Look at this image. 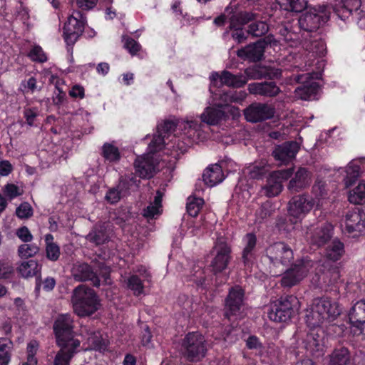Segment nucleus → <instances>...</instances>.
<instances>
[{"mask_svg": "<svg viewBox=\"0 0 365 365\" xmlns=\"http://www.w3.org/2000/svg\"><path fill=\"white\" fill-rule=\"evenodd\" d=\"M341 314L337 302L328 297L314 299L311 308L307 310L305 321L308 327L315 328L324 322L334 321Z\"/></svg>", "mask_w": 365, "mask_h": 365, "instance_id": "1", "label": "nucleus"}, {"mask_svg": "<svg viewBox=\"0 0 365 365\" xmlns=\"http://www.w3.org/2000/svg\"><path fill=\"white\" fill-rule=\"evenodd\" d=\"M361 4V0H343L342 4H335L333 6V10L341 20L344 21L349 17L353 11L356 12Z\"/></svg>", "mask_w": 365, "mask_h": 365, "instance_id": "31", "label": "nucleus"}, {"mask_svg": "<svg viewBox=\"0 0 365 365\" xmlns=\"http://www.w3.org/2000/svg\"><path fill=\"white\" fill-rule=\"evenodd\" d=\"M151 339H152V334L149 329V327L146 326L144 328V331L141 336V343L142 345L144 346H146L148 348L153 347V345L151 344Z\"/></svg>", "mask_w": 365, "mask_h": 365, "instance_id": "62", "label": "nucleus"}, {"mask_svg": "<svg viewBox=\"0 0 365 365\" xmlns=\"http://www.w3.org/2000/svg\"><path fill=\"white\" fill-rule=\"evenodd\" d=\"M245 247L242 253V259L245 267H250L255 259L257 237L253 233H247L244 237Z\"/></svg>", "mask_w": 365, "mask_h": 365, "instance_id": "29", "label": "nucleus"}, {"mask_svg": "<svg viewBox=\"0 0 365 365\" xmlns=\"http://www.w3.org/2000/svg\"><path fill=\"white\" fill-rule=\"evenodd\" d=\"M140 182V180H138L133 174H130L120 180L119 188L123 189L127 192L129 190L137 189Z\"/></svg>", "mask_w": 365, "mask_h": 365, "instance_id": "50", "label": "nucleus"}, {"mask_svg": "<svg viewBox=\"0 0 365 365\" xmlns=\"http://www.w3.org/2000/svg\"><path fill=\"white\" fill-rule=\"evenodd\" d=\"M282 9L288 11L301 12L307 6V0H275Z\"/></svg>", "mask_w": 365, "mask_h": 365, "instance_id": "40", "label": "nucleus"}, {"mask_svg": "<svg viewBox=\"0 0 365 365\" xmlns=\"http://www.w3.org/2000/svg\"><path fill=\"white\" fill-rule=\"evenodd\" d=\"M179 124L180 122L175 123L173 120H165L163 124L158 126L157 133L166 136L173 132Z\"/></svg>", "mask_w": 365, "mask_h": 365, "instance_id": "57", "label": "nucleus"}, {"mask_svg": "<svg viewBox=\"0 0 365 365\" xmlns=\"http://www.w3.org/2000/svg\"><path fill=\"white\" fill-rule=\"evenodd\" d=\"M344 253V244L338 239H334L327 247L324 255L327 259L336 262L341 259Z\"/></svg>", "mask_w": 365, "mask_h": 365, "instance_id": "37", "label": "nucleus"}, {"mask_svg": "<svg viewBox=\"0 0 365 365\" xmlns=\"http://www.w3.org/2000/svg\"><path fill=\"white\" fill-rule=\"evenodd\" d=\"M125 48L132 54L135 55L140 49V45L131 38H127L125 41Z\"/></svg>", "mask_w": 365, "mask_h": 365, "instance_id": "59", "label": "nucleus"}, {"mask_svg": "<svg viewBox=\"0 0 365 365\" xmlns=\"http://www.w3.org/2000/svg\"><path fill=\"white\" fill-rule=\"evenodd\" d=\"M41 270V264L36 260L23 262L17 268L18 272L24 278L37 276Z\"/></svg>", "mask_w": 365, "mask_h": 365, "instance_id": "38", "label": "nucleus"}, {"mask_svg": "<svg viewBox=\"0 0 365 365\" xmlns=\"http://www.w3.org/2000/svg\"><path fill=\"white\" fill-rule=\"evenodd\" d=\"M84 30L83 21L79 20L77 17L71 15L63 27V35L66 43L68 45H73L83 34Z\"/></svg>", "mask_w": 365, "mask_h": 365, "instance_id": "21", "label": "nucleus"}, {"mask_svg": "<svg viewBox=\"0 0 365 365\" xmlns=\"http://www.w3.org/2000/svg\"><path fill=\"white\" fill-rule=\"evenodd\" d=\"M39 252V247L35 244H23L18 248V254L21 258L27 259L35 256Z\"/></svg>", "mask_w": 365, "mask_h": 365, "instance_id": "47", "label": "nucleus"}, {"mask_svg": "<svg viewBox=\"0 0 365 365\" xmlns=\"http://www.w3.org/2000/svg\"><path fill=\"white\" fill-rule=\"evenodd\" d=\"M165 135L160 133L155 135L150 143L148 145L149 153H154L163 148L165 144Z\"/></svg>", "mask_w": 365, "mask_h": 365, "instance_id": "55", "label": "nucleus"}, {"mask_svg": "<svg viewBox=\"0 0 365 365\" xmlns=\"http://www.w3.org/2000/svg\"><path fill=\"white\" fill-rule=\"evenodd\" d=\"M315 205L314 200L305 194L293 197L288 204V212L294 218L304 217Z\"/></svg>", "mask_w": 365, "mask_h": 365, "instance_id": "15", "label": "nucleus"}, {"mask_svg": "<svg viewBox=\"0 0 365 365\" xmlns=\"http://www.w3.org/2000/svg\"><path fill=\"white\" fill-rule=\"evenodd\" d=\"M53 331L58 345L79 341L73 338V319L68 314H59L56 317L53 323Z\"/></svg>", "mask_w": 365, "mask_h": 365, "instance_id": "8", "label": "nucleus"}, {"mask_svg": "<svg viewBox=\"0 0 365 365\" xmlns=\"http://www.w3.org/2000/svg\"><path fill=\"white\" fill-rule=\"evenodd\" d=\"M309 267V262L304 261L292 264L284 272L281 279V285L288 288L297 285L307 275Z\"/></svg>", "mask_w": 365, "mask_h": 365, "instance_id": "10", "label": "nucleus"}, {"mask_svg": "<svg viewBox=\"0 0 365 365\" xmlns=\"http://www.w3.org/2000/svg\"><path fill=\"white\" fill-rule=\"evenodd\" d=\"M232 37L237 43H241L247 40V35L242 28L234 29L232 32Z\"/></svg>", "mask_w": 365, "mask_h": 365, "instance_id": "64", "label": "nucleus"}, {"mask_svg": "<svg viewBox=\"0 0 365 365\" xmlns=\"http://www.w3.org/2000/svg\"><path fill=\"white\" fill-rule=\"evenodd\" d=\"M163 194L160 190L156 192L154 201L143 210V216L147 218H153L155 215H160Z\"/></svg>", "mask_w": 365, "mask_h": 365, "instance_id": "41", "label": "nucleus"}, {"mask_svg": "<svg viewBox=\"0 0 365 365\" xmlns=\"http://www.w3.org/2000/svg\"><path fill=\"white\" fill-rule=\"evenodd\" d=\"M241 25L247 24V34L254 37H261L267 34L269 26L264 21L259 20V14L252 11H241L235 16Z\"/></svg>", "mask_w": 365, "mask_h": 365, "instance_id": "7", "label": "nucleus"}, {"mask_svg": "<svg viewBox=\"0 0 365 365\" xmlns=\"http://www.w3.org/2000/svg\"><path fill=\"white\" fill-rule=\"evenodd\" d=\"M2 192L5 197L9 200H11L23 194V190L20 189L19 187L13 183H7L2 189Z\"/></svg>", "mask_w": 365, "mask_h": 365, "instance_id": "51", "label": "nucleus"}, {"mask_svg": "<svg viewBox=\"0 0 365 365\" xmlns=\"http://www.w3.org/2000/svg\"><path fill=\"white\" fill-rule=\"evenodd\" d=\"M333 226L326 222L315 228L310 233V241L313 245L322 247L326 245L331 238Z\"/></svg>", "mask_w": 365, "mask_h": 365, "instance_id": "23", "label": "nucleus"}, {"mask_svg": "<svg viewBox=\"0 0 365 365\" xmlns=\"http://www.w3.org/2000/svg\"><path fill=\"white\" fill-rule=\"evenodd\" d=\"M128 287L135 295L140 294L143 291V284L141 279L137 275H133L128 279Z\"/></svg>", "mask_w": 365, "mask_h": 365, "instance_id": "53", "label": "nucleus"}, {"mask_svg": "<svg viewBox=\"0 0 365 365\" xmlns=\"http://www.w3.org/2000/svg\"><path fill=\"white\" fill-rule=\"evenodd\" d=\"M271 42L270 37L250 43L237 51V56L242 60L252 62L259 61L264 56L265 46Z\"/></svg>", "mask_w": 365, "mask_h": 365, "instance_id": "14", "label": "nucleus"}, {"mask_svg": "<svg viewBox=\"0 0 365 365\" xmlns=\"http://www.w3.org/2000/svg\"><path fill=\"white\" fill-rule=\"evenodd\" d=\"M247 79L242 74L234 75L227 71H223L220 74L222 84L229 87L240 88L247 83Z\"/></svg>", "mask_w": 365, "mask_h": 365, "instance_id": "35", "label": "nucleus"}, {"mask_svg": "<svg viewBox=\"0 0 365 365\" xmlns=\"http://www.w3.org/2000/svg\"><path fill=\"white\" fill-rule=\"evenodd\" d=\"M108 225L106 224L96 225L92 231L88 235V241L96 245H102L108 240L107 232Z\"/></svg>", "mask_w": 365, "mask_h": 365, "instance_id": "36", "label": "nucleus"}, {"mask_svg": "<svg viewBox=\"0 0 365 365\" xmlns=\"http://www.w3.org/2000/svg\"><path fill=\"white\" fill-rule=\"evenodd\" d=\"M319 272L321 274L319 279L322 286L333 285L338 282L341 277L339 267L327 262L322 264Z\"/></svg>", "mask_w": 365, "mask_h": 365, "instance_id": "27", "label": "nucleus"}, {"mask_svg": "<svg viewBox=\"0 0 365 365\" xmlns=\"http://www.w3.org/2000/svg\"><path fill=\"white\" fill-rule=\"evenodd\" d=\"M350 361V353L347 348L340 346L334 349L329 355L328 365H347Z\"/></svg>", "mask_w": 365, "mask_h": 365, "instance_id": "39", "label": "nucleus"}, {"mask_svg": "<svg viewBox=\"0 0 365 365\" xmlns=\"http://www.w3.org/2000/svg\"><path fill=\"white\" fill-rule=\"evenodd\" d=\"M245 76L247 80L261 79L264 78H277L281 76V70L269 66H252L245 69Z\"/></svg>", "mask_w": 365, "mask_h": 365, "instance_id": "26", "label": "nucleus"}, {"mask_svg": "<svg viewBox=\"0 0 365 365\" xmlns=\"http://www.w3.org/2000/svg\"><path fill=\"white\" fill-rule=\"evenodd\" d=\"M345 230L354 237L365 232V213L359 208L349 210L345 215Z\"/></svg>", "mask_w": 365, "mask_h": 365, "instance_id": "17", "label": "nucleus"}, {"mask_svg": "<svg viewBox=\"0 0 365 365\" xmlns=\"http://www.w3.org/2000/svg\"><path fill=\"white\" fill-rule=\"evenodd\" d=\"M299 301L293 295L282 297L277 302L271 305L268 312L270 320L276 322H285L291 319L297 309Z\"/></svg>", "mask_w": 365, "mask_h": 365, "instance_id": "6", "label": "nucleus"}, {"mask_svg": "<svg viewBox=\"0 0 365 365\" xmlns=\"http://www.w3.org/2000/svg\"><path fill=\"white\" fill-rule=\"evenodd\" d=\"M245 292L238 286L230 289L225 299V316L230 319L232 316L237 315L243 305Z\"/></svg>", "mask_w": 365, "mask_h": 365, "instance_id": "18", "label": "nucleus"}, {"mask_svg": "<svg viewBox=\"0 0 365 365\" xmlns=\"http://www.w3.org/2000/svg\"><path fill=\"white\" fill-rule=\"evenodd\" d=\"M268 171L265 163L261 162L257 164L250 165L245 168V173L252 179H259L263 177Z\"/></svg>", "mask_w": 365, "mask_h": 365, "instance_id": "42", "label": "nucleus"}, {"mask_svg": "<svg viewBox=\"0 0 365 365\" xmlns=\"http://www.w3.org/2000/svg\"><path fill=\"white\" fill-rule=\"evenodd\" d=\"M38 348V343L36 341H31L27 345V359L37 361L35 355Z\"/></svg>", "mask_w": 365, "mask_h": 365, "instance_id": "61", "label": "nucleus"}, {"mask_svg": "<svg viewBox=\"0 0 365 365\" xmlns=\"http://www.w3.org/2000/svg\"><path fill=\"white\" fill-rule=\"evenodd\" d=\"M45 240L46 243V257L51 261L58 260L61 253L60 248L58 245L53 242V236L51 234L46 235Z\"/></svg>", "mask_w": 365, "mask_h": 365, "instance_id": "43", "label": "nucleus"}, {"mask_svg": "<svg viewBox=\"0 0 365 365\" xmlns=\"http://www.w3.org/2000/svg\"><path fill=\"white\" fill-rule=\"evenodd\" d=\"M126 194L123 189L119 188V184L115 187L110 188L106 196L105 200L110 204L117 203L120 198Z\"/></svg>", "mask_w": 365, "mask_h": 365, "instance_id": "49", "label": "nucleus"}, {"mask_svg": "<svg viewBox=\"0 0 365 365\" xmlns=\"http://www.w3.org/2000/svg\"><path fill=\"white\" fill-rule=\"evenodd\" d=\"M349 200L351 203L359 205L365 202V182H361L349 193Z\"/></svg>", "mask_w": 365, "mask_h": 365, "instance_id": "44", "label": "nucleus"}, {"mask_svg": "<svg viewBox=\"0 0 365 365\" xmlns=\"http://www.w3.org/2000/svg\"><path fill=\"white\" fill-rule=\"evenodd\" d=\"M80 344V341H71L67 344L58 345L61 349L54 357L53 365H70L71 359L78 351Z\"/></svg>", "mask_w": 365, "mask_h": 365, "instance_id": "24", "label": "nucleus"}, {"mask_svg": "<svg viewBox=\"0 0 365 365\" xmlns=\"http://www.w3.org/2000/svg\"><path fill=\"white\" fill-rule=\"evenodd\" d=\"M102 155L109 162H117L120 158L118 148L112 143H106L102 147Z\"/></svg>", "mask_w": 365, "mask_h": 365, "instance_id": "45", "label": "nucleus"}, {"mask_svg": "<svg viewBox=\"0 0 365 365\" xmlns=\"http://www.w3.org/2000/svg\"><path fill=\"white\" fill-rule=\"evenodd\" d=\"M16 235L21 240L24 242H31L33 239V236L29 230L25 226L21 227L17 230Z\"/></svg>", "mask_w": 365, "mask_h": 365, "instance_id": "60", "label": "nucleus"}, {"mask_svg": "<svg viewBox=\"0 0 365 365\" xmlns=\"http://www.w3.org/2000/svg\"><path fill=\"white\" fill-rule=\"evenodd\" d=\"M307 349L312 354L322 351L323 349L322 340L317 339L314 334H309L307 338Z\"/></svg>", "mask_w": 365, "mask_h": 365, "instance_id": "52", "label": "nucleus"}, {"mask_svg": "<svg viewBox=\"0 0 365 365\" xmlns=\"http://www.w3.org/2000/svg\"><path fill=\"white\" fill-rule=\"evenodd\" d=\"M71 301L74 312L80 317L93 314L100 305L95 292L84 284L78 285L73 290Z\"/></svg>", "mask_w": 365, "mask_h": 365, "instance_id": "2", "label": "nucleus"}, {"mask_svg": "<svg viewBox=\"0 0 365 365\" xmlns=\"http://www.w3.org/2000/svg\"><path fill=\"white\" fill-rule=\"evenodd\" d=\"M71 275L78 282L91 281L94 287L100 286V280L92 267L86 262H77L73 264Z\"/></svg>", "mask_w": 365, "mask_h": 365, "instance_id": "20", "label": "nucleus"}, {"mask_svg": "<svg viewBox=\"0 0 365 365\" xmlns=\"http://www.w3.org/2000/svg\"><path fill=\"white\" fill-rule=\"evenodd\" d=\"M206 341L198 332H190L182 340L181 351L183 356L189 361H199L206 355Z\"/></svg>", "mask_w": 365, "mask_h": 365, "instance_id": "4", "label": "nucleus"}, {"mask_svg": "<svg viewBox=\"0 0 365 365\" xmlns=\"http://www.w3.org/2000/svg\"><path fill=\"white\" fill-rule=\"evenodd\" d=\"M299 148L297 142H286L277 145L273 150L272 154L276 160L282 164H287L295 157Z\"/></svg>", "mask_w": 365, "mask_h": 365, "instance_id": "22", "label": "nucleus"}, {"mask_svg": "<svg viewBox=\"0 0 365 365\" xmlns=\"http://www.w3.org/2000/svg\"><path fill=\"white\" fill-rule=\"evenodd\" d=\"M292 174V168L272 172L267 178V184L262 187L263 193L268 197L279 195L283 188L282 181L289 178Z\"/></svg>", "mask_w": 365, "mask_h": 365, "instance_id": "11", "label": "nucleus"}, {"mask_svg": "<svg viewBox=\"0 0 365 365\" xmlns=\"http://www.w3.org/2000/svg\"><path fill=\"white\" fill-rule=\"evenodd\" d=\"M14 273V267L9 261H0V279H9Z\"/></svg>", "mask_w": 365, "mask_h": 365, "instance_id": "58", "label": "nucleus"}, {"mask_svg": "<svg viewBox=\"0 0 365 365\" xmlns=\"http://www.w3.org/2000/svg\"><path fill=\"white\" fill-rule=\"evenodd\" d=\"M302 48L311 54L312 57L322 56L325 51V44L318 36L307 34L303 37Z\"/></svg>", "mask_w": 365, "mask_h": 365, "instance_id": "28", "label": "nucleus"}, {"mask_svg": "<svg viewBox=\"0 0 365 365\" xmlns=\"http://www.w3.org/2000/svg\"><path fill=\"white\" fill-rule=\"evenodd\" d=\"M225 117V112L220 107H207L200 115L201 120L210 125L218 124Z\"/></svg>", "mask_w": 365, "mask_h": 365, "instance_id": "34", "label": "nucleus"}, {"mask_svg": "<svg viewBox=\"0 0 365 365\" xmlns=\"http://www.w3.org/2000/svg\"><path fill=\"white\" fill-rule=\"evenodd\" d=\"M203 181L210 187H213L221 182L224 179L222 168L218 164L208 167L202 175Z\"/></svg>", "mask_w": 365, "mask_h": 365, "instance_id": "32", "label": "nucleus"}, {"mask_svg": "<svg viewBox=\"0 0 365 365\" xmlns=\"http://www.w3.org/2000/svg\"><path fill=\"white\" fill-rule=\"evenodd\" d=\"M311 182L312 175L310 172L304 168H299L289 180L287 188L292 192H298L309 186Z\"/></svg>", "mask_w": 365, "mask_h": 365, "instance_id": "25", "label": "nucleus"}, {"mask_svg": "<svg viewBox=\"0 0 365 365\" xmlns=\"http://www.w3.org/2000/svg\"><path fill=\"white\" fill-rule=\"evenodd\" d=\"M201 123H199L197 121L193 120L182 121L180 122V124H179V127L185 130L189 128L193 130H199L201 129Z\"/></svg>", "mask_w": 365, "mask_h": 365, "instance_id": "63", "label": "nucleus"}, {"mask_svg": "<svg viewBox=\"0 0 365 365\" xmlns=\"http://www.w3.org/2000/svg\"><path fill=\"white\" fill-rule=\"evenodd\" d=\"M158 164V160L154 158L153 154L148 153L138 157L134 163V166L136 173L141 178H150L156 173Z\"/></svg>", "mask_w": 365, "mask_h": 365, "instance_id": "19", "label": "nucleus"}, {"mask_svg": "<svg viewBox=\"0 0 365 365\" xmlns=\"http://www.w3.org/2000/svg\"><path fill=\"white\" fill-rule=\"evenodd\" d=\"M275 113L274 108L267 103H253L244 110L246 120L257 123L272 118Z\"/></svg>", "mask_w": 365, "mask_h": 365, "instance_id": "13", "label": "nucleus"}, {"mask_svg": "<svg viewBox=\"0 0 365 365\" xmlns=\"http://www.w3.org/2000/svg\"><path fill=\"white\" fill-rule=\"evenodd\" d=\"M346 176L344 178L346 187L351 186L359 176V167L357 165L350 163L346 170Z\"/></svg>", "mask_w": 365, "mask_h": 365, "instance_id": "48", "label": "nucleus"}, {"mask_svg": "<svg viewBox=\"0 0 365 365\" xmlns=\"http://www.w3.org/2000/svg\"><path fill=\"white\" fill-rule=\"evenodd\" d=\"M313 78L311 73H306L301 75H297L294 77V80L302 83L295 90L296 96L302 100L309 101L314 98L319 89V84L315 81H309Z\"/></svg>", "mask_w": 365, "mask_h": 365, "instance_id": "16", "label": "nucleus"}, {"mask_svg": "<svg viewBox=\"0 0 365 365\" xmlns=\"http://www.w3.org/2000/svg\"><path fill=\"white\" fill-rule=\"evenodd\" d=\"M248 91L251 94L268 97L276 96L280 92L279 88L272 81L250 83Z\"/></svg>", "mask_w": 365, "mask_h": 365, "instance_id": "30", "label": "nucleus"}, {"mask_svg": "<svg viewBox=\"0 0 365 365\" xmlns=\"http://www.w3.org/2000/svg\"><path fill=\"white\" fill-rule=\"evenodd\" d=\"M204 200L200 197H189L187 201V212L192 217H196L201 210Z\"/></svg>", "mask_w": 365, "mask_h": 365, "instance_id": "46", "label": "nucleus"}, {"mask_svg": "<svg viewBox=\"0 0 365 365\" xmlns=\"http://www.w3.org/2000/svg\"><path fill=\"white\" fill-rule=\"evenodd\" d=\"M16 214L21 219H27L32 216L33 209L29 202H25L16 208Z\"/></svg>", "mask_w": 365, "mask_h": 365, "instance_id": "56", "label": "nucleus"}, {"mask_svg": "<svg viewBox=\"0 0 365 365\" xmlns=\"http://www.w3.org/2000/svg\"><path fill=\"white\" fill-rule=\"evenodd\" d=\"M326 186L325 181L319 179L315 181L312 186V192L314 197L311 199L314 200L317 209H321L323 207L325 200L328 197Z\"/></svg>", "mask_w": 365, "mask_h": 365, "instance_id": "33", "label": "nucleus"}, {"mask_svg": "<svg viewBox=\"0 0 365 365\" xmlns=\"http://www.w3.org/2000/svg\"><path fill=\"white\" fill-rule=\"evenodd\" d=\"M28 56L33 61L39 63H43L47 61V56L42 48L39 46H34L31 49Z\"/></svg>", "mask_w": 365, "mask_h": 365, "instance_id": "54", "label": "nucleus"}, {"mask_svg": "<svg viewBox=\"0 0 365 365\" xmlns=\"http://www.w3.org/2000/svg\"><path fill=\"white\" fill-rule=\"evenodd\" d=\"M266 256L269 261V272L274 276L279 275L294 259L292 250L281 242L269 246L266 249Z\"/></svg>", "mask_w": 365, "mask_h": 365, "instance_id": "3", "label": "nucleus"}, {"mask_svg": "<svg viewBox=\"0 0 365 365\" xmlns=\"http://www.w3.org/2000/svg\"><path fill=\"white\" fill-rule=\"evenodd\" d=\"M330 14V9L325 5L312 8L299 18V28L308 34L315 32L329 20Z\"/></svg>", "mask_w": 365, "mask_h": 365, "instance_id": "5", "label": "nucleus"}, {"mask_svg": "<svg viewBox=\"0 0 365 365\" xmlns=\"http://www.w3.org/2000/svg\"><path fill=\"white\" fill-rule=\"evenodd\" d=\"M351 332L359 339H364L363 325L365 324V299L356 302L349 312Z\"/></svg>", "mask_w": 365, "mask_h": 365, "instance_id": "12", "label": "nucleus"}, {"mask_svg": "<svg viewBox=\"0 0 365 365\" xmlns=\"http://www.w3.org/2000/svg\"><path fill=\"white\" fill-rule=\"evenodd\" d=\"M215 257L211 262L212 272L216 274L224 271L231 259V247L222 239H219L214 247Z\"/></svg>", "mask_w": 365, "mask_h": 365, "instance_id": "9", "label": "nucleus"}]
</instances>
